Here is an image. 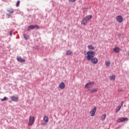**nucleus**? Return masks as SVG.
I'll use <instances>...</instances> for the list:
<instances>
[{
	"label": "nucleus",
	"mask_w": 129,
	"mask_h": 129,
	"mask_svg": "<svg viewBox=\"0 0 129 129\" xmlns=\"http://www.w3.org/2000/svg\"><path fill=\"white\" fill-rule=\"evenodd\" d=\"M89 91L91 93H93L94 92H97V91H98V88H94V89H89Z\"/></svg>",
	"instance_id": "9b49d317"
},
{
	"label": "nucleus",
	"mask_w": 129,
	"mask_h": 129,
	"mask_svg": "<svg viewBox=\"0 0 129 129\" xmlns=\"http://www.w3.org/2000/svg\"><path fill=\"white\" fill-rule=\"evenodd\" d=\"M71 54H72V52L71 51V50H68L67 51L66 55H67V56H69L71 55Z\"/></svg>",
	"instance_id": "dca6fc26"
},
{
	"label": "nucleus",
	"mask_w": 129,
	"mask_h": 129,
	"mask_svg": "<svg viewBox=\"0 0 129 129\" xmlns=\"http://www.w3.org/2000/svg\"><path fill=\"white\" fill-rule=\"evenodd\" d=\"M32 124H33V117L31 116L29 118V122L28 125H32Z\"/></svg>",
	"instance_id": "f8f14e48"
},
{
	"label": "nucleus",
	"mask_w": 129,
	"mask_h": 129,
	"mask_svg": "<svg viewBox=\"0 0 129 129\" xmlns=\"http://www.w3.org/2000/svg\"><path fill=\"white\" fill-rule=\"evenodd\" d=\"M86 58L89 61L91 60V59L94 58L95 56V52L94 51H89L87 52Z\"/></svg>",
	"instance_id": "f257e3e1"
},
{
	"label": "nucleus",
	"mask_w": 129,
	"mask_h": 129,
	"mask_svg": "<svg viewBox=\"0 0 129 129\" xmlns=\"http://www.w3.org/2000/svg\"><path fill=\"white\" fill-rule=\"evenodd\" d=\"M123 105V101H122L121 103V106H122Z\"/></svg>",
	"instance_id": "cd10ccee"
},
{
	"label": "nucleus",
	"mask_w": 129,
	"mask_h": 129,
	"mask_svg": "<svg viewBox=\"0 0 129 129\" xmlns=\"http://www.w3.org/2000/svg\"><path fill=\"white\" fill-rule=\"evenodd\" d=\"M33 121H34V118H33Z\"/></svg>",
	"instance_id": "c756f323"
},
{
	"label": "nucleus",
	"mask_w": 129,
	"mask_h": 129,
	"mask_svg": "<svg viewBox=\"0 0 129 129\" xmlns=\"http://www.w3.org/2000/svg\"><path fill=\"white\" fill-rule=\"evenodd\" d=\"M20 6V1H17L16 4V7H19Z\"/></svg>",
	"instance_id": "393cba45"
},
{
	"label": "nucleus",
	"mask_w": 129,
	"mask_h": 129,
	"mask_svg": "<svg viewBox=\"0 0 129 129\" xmlns=\"http://www.w3.org/2000/svg\"><path fill=\"white\" fill-rule=\"evenodd\" d=\"M58 87L60 89H64L65 88V84L61 82L58 86Z\"/></svg>",
	"instance_id": "6e6552de"
},
{
	"label": "nucleus",
	"mask_w": 129,
	"mask_h": 129,
	"mask_svg": "<svg viewBox=\"0 0 129 129\" xmlns=\"http://www.w3.org/2000/svg\"><path fill=\"white\" fill-rule=\"evenodd\" d=\"M10 36H12V35H13V31H11L10 32Z\"/></svg>",
	"instance_id": "c85d7f7f"
},
{
	"label": "nucleus",
	"mask_w": 129,
	"mask_h": 129,
	"mask_svg": "<svg viewBox=\"0 0 129 129\" xmlns=\"http://www.w3.org/2000/svg\"><path fill=\"white\" fill-rule=\"evenodd\" d=\"M8 12L9 13H10L11 14H13V13H14V11L13 10H9Z\"/></svg>",
	"instance_id": "bb28decb"
},
{
	"label": "nucleus",
	"mask_w": 129,
	"mask_h": 129,
	"mask_svg": "<svg viewBox=\"0 0 129 129\" xmlns=\"http://www.w3.org/2000/svg\"><path fill=\"white\" fill-rule=\"evenodd\" d=\"M106 117V114H104L101 117L102 120L103 121Z\"/></svg>",
	"instance_id": "6ab92c4d"
},
{
	"label": "nucleus",
	"mask_w": 129,
	"mask_h": 129,
	"mask_svg": "<svg viewBox=\"0 0 129 129\" xmlns=\"http://www.w3.org/2000/svg\"><path fill=\"white\" fill-rule=\"evenodd\" d=\"M113 50L115 53H118L119 52H120V48L118 47H115L113 49Z\"/></svg>",
	"instance_id": "1a4fd4ad"
},
{
	"label": "nucleus",
	"mask_w": 129,
	"mask_h": 129,
	"mask_svg": "<svg viewBox=\"0 0 129 129\" xmlns=\"http://www.w3.org/2000/svg\"><path fill=\"white\" fill-rule=\"evenodd\" d=\"M23 36H24V38L25 39V40H28V39H29V36L28 35L24 34Z\"/></svg>",
	"instance_id": "412c9836"
},
{
	"label": "nucleus",
	"mask_w": 129,
	"mask_h": 129,
	"mask_svg": "<svg viewBox=\"0 0 129 129\" xmlns=\"http://www.w3.org/2000/svg\"><path fill=\"white\" fill-rule=\"evenodd\" d=\"M105 65L107 66V67H109V66H110V61H106L105 62Z\"/></svg>",
	"instance_id": "f3484780"
},
{
	"label": "nucleus",
	"mask_w": 129,
	"mask_h": 129,
	"mask_svg": "<svg viewBox=\"0 0 129 129\" xmlns=\"http://www.w3.org/2000/svg\"><path fill=\"white\" fill-rule=\"evenodd\" d=\"M91 60L93 64H97V63H98V58L96 57H93L92 59H91Z\"/></svg>",
	"instance_id": "0eeeda50"
},
{
	"label": "nucleus",
	"mask_w": 129,
	"mask_h": 129,
	"mask_svg": "<svg viewBox=\"0 0 129 129\" xmlns=\"http://www.w3.org/2000/svg\"><path fill=\"white\" fill-rule=\"evenodd\" d=\"M11 100H12V101H18V99H19V97L12 96L11 97Z\"/></svg>",
	"instance_id": "9d476101"
},
{
	"label": "nucleus",
	"mask_w": 129,
	"mask_h": 129,
	"mask_svg": "<svg viewBox=\"0 0 129 129\" xmlns=\"http://www.w3.org/2000/svg\"><path fill=\"white\" fill-rule=\"evenodd\" d=\"M94 84V82H90L85 85V88H87V89H89L90 87H92L93 86Z\"/></svg>",
	"instance_id": "7ed1b4c3"
},
{
	"label": "nucleus",
	"mask_w": 129,
	"mask_h": 129,
	"mask_svg": "<svg viewBox=\"0 0 129 129\" xmlns=\"http://www.w3.org/2000/svg\"><path fill=\"white\" fill-rule=\"evenodd\" d=\"M76 0H69L70 3H75V2H76Z\"/></svg>",
	"instance_id": "a878e982"
},
{
	"label": "nucleus",
	"mask_w": 129,
	"mask_h": 129,
	"mask_svg": "<svg viewBox=\"0 0 129 129\" xmlns=\"http://www.w3.org/2000/svg\"><path fill=\"white\" fill-rule=\"evenodd\" d=\"M7 99H8V98L7 97H5L3 99H1V101H5Z\"/></svg>",
	"instance_id": "b1692460"
},
{
	"label": "nucleus",
	"mask_w": 129,
	"mask_h": 129,
	"mask_svg": "<svg viewBox=\"0 0 129 129\" xmlns=\"http://www.w3.org/2000/svg\"><path fill=\"white\" fill-rule=\"evenodd\" d=\"M116 20L118 23H122L123 22V18L120 15L117 16L116 17Z\"/></svg>",
	"instance_id": "39448f33"
},
{
	"label": "nucleus",
	"mask_w": 129,
	"mask_h": 129,
	"mask_svg": "<svg viewBox=\"0 0 129 129\" xmlns=\"http://www.w3.org/2000/svg\"><path fill=\"white\" fill-rule=\"evenodd\" d=\"M125 120L127 121L128 120V118H120L118 119L117 120V122H122L123 121H125Z\"/></svg>",
	"instance_id": "423d86ee"
},
{
	"label": "nucleus",
	"mask_w": 129,
	"mask_h": 129,
	"mask_svg": "<svg viewBox=\"0 0 129 129\" xmlns=\"http://www.w3.org/2000/svg\"><path fill=\"white\" fill-rule=\"evenodd\" d=\"M110 79L111 80H115V76L113 75V76H110Z\"/></svg>",
	"instance_id": "aec40b11"
},
{
	"label": "nucleus",
	"mask_w": 129,
	"mask_h": 129,
	"mask_svg": "<svg viewBox=\"0 0 129 129\" xmlns=\"http://www.w3.org/2000/svg\"><path fill=\"white\" fill-rule=\"evenodd\" d=\"M33 29V25H31L27 28V31Z\"/></svg>",
	"instance_id": "4be33fe9"
},
{
	"label": "nucleus",
	"mask_w": 129,
	"mask_h": 129,
	"mask_svg": "<svg viewBox=\"0 0 129 129\" xmlns=\"http://www.w3.org/2000/svg\"><path fill=\"white\" fill-rule=\"evenodd\" d=\"M33 29H40V27L38 25H33Z\"/></svg>",
	"instance_id": "5701e85b"
},
{
	"label": "nucleus",
	"mask_w": 129,
	"mask_h": 129,
	"mask_svg": "<svg viewBox=\"0 0 129 129\" xmlns=\"http://www.w3.org/2000/svg\"><path fill=\"white\" fill-rule=\"evenodd\" d=\"M91 19H92V15H88L86 17L84 18L81 22L82 25H83V26H86L87 25V22H88L89 20H91Z\"/></svg>",
	"instance_id": "f03ea898"
},
{
	"label": "nucleus",
	"mask_w": 129,
	"mask_h": 129,
	"mask_svg": "<svg viewBox=\"0 0 129 129\" xmlns=\"http://www.w3.org/2000/svg\"><path fill=\"white\" fill-rule=\"evenodd\" d=\"M120 108H121V106L120 105L118 106V107H117V109H116V111L115 112H118V111H119V110H120Z\"/></svg>",
	"instance_id": "a211bd4d"
},
{
	"label": "nucleus",
	"mask_w": 129,
	"mask_h": 129,
	"mask_svg": "<svg viewBox=\"0 0 129 129\" xmlns=\"http://www.w3.org/2000/svg\"><path fill=\"white\" fill-rule=\"evenodd\" d=\"M96 110H97V108L96 107H95L92 110H91L90 112V116H94Z\"/></svg>",
	"instance_id": "20e7f679"
},
{
	"label": "nucleus",
	"mask_w": 129,
	"mask_h": 129,
	"mask_svg": "<svg viewBox=\"0 0 129 129\" xmlns=\"http://www.w3.org/2000/svg\"><path fill=\"white\" fill-rule=\"evenodd\" d=\"M43 120L45 122H48L49 121V118H48L47 116H44L43 118Z\"/></svg>",
	"instance_id": "4468645a"
},
{
	"label": "nucleus",
	"mask_w": 129,
	"mask_h": 129,
	"mask_svg": "<svg viewBox=\"0 0 129 129\" xmlns=\"http://www.w3.org/2000/svg\"><path fill=\"white\" fill-rule=\"evenodd\" d=\"M88 48L89 50H95V47H93L92 45H88Z\"/></svg>",
	"instance_id": "2eb2a0df"
},
{
	"label": "nucleus",
	"mask_w": 129,
	"mask_h": 129,
	"mask_svg": "<svg viewBox=\"0 0 129 129\" xmlns=\"http://www.w3.org/2000/svg\"><path fill=\"white\" fill-rule=\"evenodd\" d=\"M17 60L19 62H25V59L22 58V57H17Z\"/></svg>",
	"instance_id": "ddd939ff"
}]
</instances>
